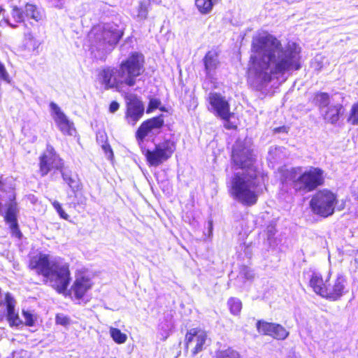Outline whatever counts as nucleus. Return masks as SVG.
<instances>
[{"label": "nucleus", "instance_id": "nucleus-1", "mask_svg": "<svg viewBox=\"0 0 358 358\" xmlns=\"http://www.w3.org/2000/svg\"><path fill=\"white\" fill-rule=\"evenodd\" d=\"M301 47L296 43L289 42L283 47L274 36L259 32L252 38L248 82L262 90L275 80L284 81L301 69Z\"/></svg>", "mask_w": 358, "mask_h": 358}, {"label": "nucleus", "instance_id": "nucleus-2", "mask_svg": "<svg viewBox=\"0 0 358 358\" xmlns=\"http://www.w3.org/2000/svg\"><path fill=\"white\" fill-rule=\"evenodd\" d=\"M232 160L241 169L231 176L228 185L231 196L245 206H252L259 195V171L255 164L251 139L238 140L233 148Z\"/></svg>", "mask_w": 358, "mask_h": 358}, {"label": "nucleus", "instance_id": "nucleus-3", "mask_svg": "<svg viewBox=\"0 0 358 358\" xmlns=\"http://www.w3.org/2000/svg\"><path fill=\"white\" fill-rule=\"evenodd\" d=\"M143 54L132 52L117 67H107L99 74L98 81L105 90H115L126 94V88L136 85L138 78L145 71Z\"/></svg>", "mask_w": 358, "mask_h": 358}, {"label": "nucleus", "instance_id": "nucleus-4", "mask_svg": "<svg viewBox=\"0 0 358 358\" xmlns=\"http://www.w3.org/2000/svg\"><path fill=\"white\" fill-rule=\"evenodd\" d=\"M29 268L47 278L58 292H64L69 284V266L61 257L38 252L29 257Z\"/></svg>", "mask_w": 358, "mask_h": 358}, {"label": "nucleus", "instance_id": "nucleus-5", "mask_svg": "<svg viewBox=\"0 0 358 358\" xmlns=\"http://www.w3.org/2000/svg\"><path fill=\"white\" fill-rule=\"evenodd\" d=\"M122 34L121 29L115 23L94 26L88 34L90 50L94 57L102 59L117 43Z\"/></svg>", "mask_w": 358, "mask_h": 358}, {"label": "nucleus", "instance_id": "nucleus-6", "mask_svg": "<svg viewBox=\"0 0 358 358\" xmlns=\"http://www.w3.org/2000/svg\"><path fill=\"white\" fill-rule=\"evenodd\" d=\"M289 178L296 191L308 192L314 190L324 182V172L322 169L310 166L303 171L301 167L292 169Z\"/></svg>", "mask_w": 358, "mask_h": 358}, {"label": "nucleus", "instance_id": "nucleus-7", "mask_svg": "<svg viewBox=\"0 0 358 358\" xmlns=\"http://www.w3.org/2000/svg\"><path fill=\"white\" fill-rule=\"evenodd\" d=\"M337 201V195L334 192L324 189L313 196L310 206L315 214L327 217L334 213Z\"/></svg>", "mask_w": 358, "mask_h": 358}, {"label": "nucleus", "instance_id": "nucleus-8", "mask_svg": "<svg viewBox=\"0 0 358 358\" xmlns=\"http://www.w3.org/2000/svg\"><path fill=\"white\" fill-rule=\"evenodd\" d=\"M13 22H22L25 27H38V24L43 20V12L35 5L27 3L22 8L14 7L11 11Z\"/></svg>", "mask_w": 358, "mask_h": 358}, {"label": "nucleus", "instance_id": "nucleus-9", "mask_svg": "<svg viewBox=\"0 0 358 358\" xmlns=\"http://www.w3.org/2000/svg\"><path fill=\"white\" fill-rule=\"evenodd\" d=\"M176 150V144L171 140H165L157 145L152 150H147L145 157L148 164L157 166L168 160Z\"/></svg>", "mask_w": 358, "mask_h": 358}, {"label": "nucleus", "instance_id": "nucleus-10", "mask_svg": "<svg viewBox=\"0 0 358 358\" xmlns=\"http://www.w3.org/2000/svg\"><path fill=\"white\" fill-rule=\"evenodd\" d=\"M331 271L328 272L327 287L323 292L322 298L329 301H335L339 300L347 290V280L343 274H337L336 276L331 278Z\"/></svg>", "mask_w": 358, "mask_h": 358}, {"label": "nucleus", "instance_id": "nucleus-11", "mask_svg": "<svg viewBox=\"0 0 358 358\" xmlns=\"http://www.w3.org/2000/svg\"><path fill=\"white\" fill-rule=\"evenodd\" d=\"M63 162L55 152L54 148L48 145L46 150L40 157L39 171L41 176H46L52 169L61 170Z\"/></svg>", "mask_w": 358, "mask_h": 358}, {"label": "nucleus", "instance_id": "nucleus-12", "mask_svg": "<svg viewBox=\"0 0 358 358\" xmlns=\"http://www.w3.org/2000/svg\"><path fill=\"white\" fill-rule=\"evenodd\" d=\"M126 118L129 124L134 125L143 116L144 106L142 101L133 94H126Z\"/></svg>", "mask_w": 358, "mask_h": 358}, {"label": "nucleus", "instance_id": "nucleus-13", "mask_svg": "<svg viewBox=\"0 0 358 358\" xmlns=\"http://www.w3.org/2000/svg\"><path fill=\"white\" fill-rule=\"evenodd\" d=\"M208 101L210 111L224 120H229L231 113L229 111V103L224 96L216 92H211L208 95Z\"/></svg>", "mask_w": 358, "mask_h": 358}, {"label": "nucleus", "instance_id": "nucleus-14", "mask_svg": "<svg viewBox=\"0 0 358 358\" xmlns=\"http://www.w3.org/2000/svg\"><path fill=\"white\" fill-rule=\"evenodd\" d=\"M50 109L51 115L61 132L64 134L73 135L75 132L73 123L69 120L60 107L55 102H50Z\"/></svg>", "mask_w": 358, "mask_h": 358}, {"label": "nucleus", "instance_id": "nucleus-15", "mask_svg": "<svg viewBox=\"0 0 358 358\" xmlns=\"http://www.w3.org/2000/svg\"><path fill=\"white\" fill-rule=\"evenodd\" d=\"M206 340L207 334L205 331L200 329H192L186 334V347L192 355H195L203 350Z\"/></svg>", "mask_w": 358, "mask_h": 358}, {"label": "nucleus", "instance_id": "nucleus-16", "mask_svg": "<svg viewBox=\"0 0 358 358\" xmlns=\"http://www.w3.org/2000/svg\"><path fill=\"white\" fill-rule=\"evenodd\" d=\"M257 329L259 333L271 336L278 340H285L289 335V332L280 324L265 321H258Z\"/></svg>", "mask_w": 358, "mask_h": 358}, {"label": "nucleus", "instance_id": "nucleus-17", "mask_svg": "<svg viewBox=\"0 0 358 358\" xmlns=\"http://www.w3.org/2000/svg\"><path fill=\"white\" fill-rule=\"evenodd\" d=\"M93 282L92 279L85 274H78L72 286V292L76 299H82L92 288Z\"/></svg>", "mask_w": 358, "mask_h": 358}, {"label": "nucleus", "instance_id": "nucleus-18", "mask_svg": "<svg viewBox=\"0 0 358 358\" xmlns=\"http://www.w3.org/2000/svg\"><path fill=\"white\" fill-rule=\"evenodd\" d=\"M163 124L164 119L162 115L151 118L143 122L136 132L137 139L143 141L150 132L161 128Z\"/></svg>", "mask_w": 358, "mask_h": 358}, {"label": "nucleus", "instance_id": "nucleus-19", "mask_svg": "<svg viewBox=\"0 0 358 358\" xmlns=\"http://www.w3.org/2000/svg\"><path fill=\"white\" fill-rule=\"evenodd\" d=\"M343 113V106L341 103H331L320 113L327 122L335 124L339 120Z\"/></svg>", "mask_w": 358, "mask_h": 358}, {"label": "nucleus", "instance_id": "nucleus-20", "mask_svg": "<svg viewBox=\"0 0 358 358\" xmlns=\"http://www.w3.org/2000/svg\"><path fill=\"white\" fill-rule=\"evenodd\" d=\"M38 27H25L24 31L23 47L29 52H34L38 48L40 43L36 38Z\"/></svg>", "mask_w": 358, "mask_h": 358}, {"label": "nucleus", "instance_id": "nucleus-21", "mask_svg": "<svg viewBox=\"0 0 358 358\" xmlns=\"http://www.w3.org/2000/svg\"><path fill=\"white\" fill-rule=\"evenodd\" d=\"M327 279L328 275L323 278L320 273L313 271L310 278L309 285L315 294L322 296L324 288L327 287Z\"/></svg>", "mask_w": 358, "mask_h": 358}, {"label": "nucleus", "instance_id": "nucleus-22", "mask_svg": "<svg viewBox=\"0 0 358 358\" xmlns=\"http://www.w3.org/2000/svg\"><path fill=\"white\" fill-rule=\"evenodd\" d=\"M17 213V208L16 203H11L9 205L6 213L5 220L10 224V227L12 229L13 234H15L16 236L20 237L21 233L17 227V222L16 218Z\"/></svg>", "mask_w": 358, "mask_h": 358}, {"label": "nucleus", "instance_id": "nucleus-23", "mask_svg": "<svg viewBox=\"0 0 358 358\" xmlns=\"http://www.w3.org/2000/svg\"><path fill=\"white\" fill-rule=\"evenodd\" d=\"M203 62L207 76L212 78L219 64L217 53L214 50L209 51L206 55Z\"/></svg>", "mask_w": 358, "mask_h": 358}, {"label": "nucleus", "instance_id": "nucleus-24", "mask_svg": "<svg viewBox=\"0 0 358 358\" xmlns=\"http://www.w3.org/2000/svg\"><path fill=\"white\" fill-rule=\"evenodd\" d=\"M313 101L321 113L331 104V98L328 93L319 92L315 94Z\"/></svg>", "mask_w": 358, "mask_h": 358}, {"label": "nucleus", "instance_id": "nucleus-25", "mask_svg": "<svg viewBox=\"0 0 358 358\" xmlns=\"http://www.w3.org/2000/svg\"><path fill=\"white\" fill-rule=\"evenodd\" d=\"M217 0H195V5L201 14L209 13Z\"/></svg>", "mask_w": 358, "mask_h": 358}, {"label": "nucleus", "instance_id": "nucleus-26", "mask_svg": "<svg viewBox=\"0 0 358 358\" xmlns=\"http://www.w3.org/2000/svg\"><path fill=\"white\" fill-rule=\"evenodd\" d=\"M62 175L64 180L68 184L70 188L73 191H77L80 189V185L77 176H73L71 173L62 171Z\"/></svg>", "mask_w": 358, "mask_h": 358}, {"label": "nucleus", "instance_id": "nucleus-27", "mask_svg": "<svg viewBox=\"0 0 358 358\" xmlns=\"http://www.w3.org/2000/svg\"><path fill=\"white\" fill-rule=\"evenodd\" d=\"M109 333L113 341L117 344L124 343L127 340V334L122 333L119 329L110 327Z\"/></svg>", "mask_w": 358, "mask_h": 358}, {"label": "nucleus", "instance_id": "nucleus-28", "mask_svg": "<svg viewBox=\"0 0 358 358\" xmlns=\"http://www.w3.org/2000/svg\"><path fill=\"white\" fill-rule=\"evenodd\" d=\"M227 304L231 314L237 315L240 313L242 309V303L241 300L231 297L228 300Z\"/></svg>", "mask_w": 358, "mask_h": 358}, {"label": "nucleus", "instance_id": "nucleus-29", "mask_svg": "<svg viewBox=\"0 0 358 358\" xmlns=\"http://www.w3.org/2000/svg\"><path fill=\"white\" fill-rule=\"evenodd\" d=\"M148 3L147 1H141L136 10V17L140 20H145L148 13Z\"/></svg>", "mask_w": 358, "mask_h": 358}, {"label": "nucleus", "instance_id": "nucleus-30", "mask_svg": "<svg viewBox=\"0 0 358 358\" xmlns=\"http://www.w3.org/2000/svg\"><path fill=\"white\" fill-rule=\"evenodd\" d=\"M347 121L352 125H358V101L352 106Z\"/></svg>", "mask_w": 358, "mask_h": 358}, {"label": "nucleus", "instance_id": "nucleus-31", "mask_svg": "<svg viewBox=\"0 0 358 358\" xmlns=\"http://www.w3.org/2000/svg\"><path fill=\"white\" fill-rule=\"evenodd\" d=\"M217 358H239V355L236 351L228 348L224 351L219 352L217 355Z\"/></svg>", "mask_w": 358, "mask_h": 358}, {"label": "nucleus", "instance_id": "nucleus-32", "mask_svg": "<svg viewBox=\"0 0 358 358\" xmlns=\"http://www.w3.org/2000/svg\"><path fill=\"white\" fill-rule=\"evenodd\" d=\"M3 23L7 24L13 28L17 27V24L13 22L12 17L10 18H5V10L0 7V25Z\"/></svg>", "mask_w": 358, "mask_h": 358}, {"label": "nucleus", "instance_id": "nucleus-33", "mask_svg": "<svg viewBox=\"0 0 358 358\" xmlns=\"http://www.w3.org/2000/svg\"><path fill=\"white\" fill-rule=\"evenodd\" d=\"M56 323L62 326H67L70 324L69 318L64 314H57L56 315Z\"/></svg>", "mask_w": 358, "mask_h": 358}, {"label": "nucleus", "instance_id": "nucleus-34", "mask_svg": "<svg viewBox=\"0 0 358 358\" xmlns=\"http://www.w3.org/2000/svg\"><path fill=\"white\" fill-rule=\"evenodd\" d=\"M324 59L325 58L321 55H317L315 57L313 64L315 69H317V71H321L324 67V64L323 62Z\"/></svg>", "mask_w": 358, "mask_h": 358}, {"label": "nucleus", "instance_id": "nucleus-35", "mask_svg": "<svg viewBox=\"0 0 358 358\" xmlns=\"http://www.w3.org/2000/svg\"><path fill=\"white\" fill-rule=\"evenodd\" d=\"M12 358H31V355L27 350H19L13 352Z\"/></svg>", "mask_w": 358, "mask_h": 358}, {"label": "nucleus", "instance_id": "nucleus-36", "mask_svg": "<svg viewBox=\"0 0 358 358\" xmlns=\"http://www.w3.org/2000/svg\"><path fill=\"white\" fill-rule=\"evenodd\" d=\"M240 273L247 280H251L254 278L253 271L247 266H243Z\"/></svg>", "mask_w": 358, "mask_h": 358}, {"label": "nucleus", "instance_id": "nucleus-37", "mask_svg": "<svg viewBox=\"0 0 358 358\" xmlns=\"http://www.w3.org/2000/svg\"><path fill=\"white\" fill-rule=\"evenodd\" d=\"M101 148H102L106 157L108 159L112 160L113 158V152L110 148V145L108 143H105L102 144Z\"/></svg>", "mask_w": 358, "mask_h": 358}, {"label": "nucleus", "instance_id": "nucleus-38", "mask_svg": "<svg viewBox=\"0 0 358 358\" xmlns=\"http://www.w3.org/2000/svg\"><path fill=\"white\" fill-rule=\"evenodd\" d=\"M160 103H161L160 101L157 99H150L148 109H147V113H150L153 110L157 108L159 106Z\"/></svg>", "mask_w": 358, "mask_h": 358}, {"label": "nucleus", "instance_id": "nucleus-39", "mask_svg": "<svg viewBox=\"0 0 358 358\" xmlns=\"http://www.w3.org/2000/svg\"><path fill=\"white\" fill-rule=\"evenodd\" d=\"M22 315L24 318L26 324L28 326H32L34 324L33 315L28 311H23Z\"/></svg>", "mask_w": 358, "mask_h": 358}, {"label": "nucleus", "instance_id": "nucleus-40", "mask_svg": "<svg viewBox=\"0 0 358 358\" xmlns=\"http://www.w3.org/2000/svg\"><path fill=\"white\" fill-rule=\"evenodd\" d=\"M0 78L9 82V76L5 69V66L3 64L0 62Z\"/></svg>", "mask_w": 358, "mask_h": 358}, {"label": "nucleus", "instance_id": "nucleus-41", "mask_svg": "<svg viewBox=\"0 0 358 358\" xmlns=\"http://www.w3.org/2000/svg\"><path fill=\"white\" fill-rule=\"evenodd\" d=\"M276 233V229L274 225L270 224L266 228L267 237L269 241H271L273 237Z\"/></svg>", "mask_w": 358, "mask_h": 358}, {"label": "nucleus", "instance_id": "nucleus-42", "mask_svg": "<svg viewBox=\"0 0 358 358\" xmlns=\"http://www.w3.org/2000/svg\"><path fill=\"white\" fill-rule=\"evenodd\" d=\"M96 140L99 144L102 145V144L107 143V136L104 133H99L96 135Z\"/></svg>", "mask_w": 358, "mask_h": 358}, {"label": "nucleus", "instance_id": "nucleus-43", "mask_svg": "<svg viewBox=\"0 0 358 358\" xmlns=\"http://www.w3.org/2000/svg\"><path fill=\"white\" fill-rule=\"evenodd\" d=\"M120 108V105L116 101H113L109 106V110L110 113H115Z\"/></svg>", "mask_w": 358, "mask_h": 358}, {"label": "nucleus", "instance_id": "nucleus-44", "mask_svg": "<svg viewBox=\"0 0 358 358\" xmlns=\"http://www.w3.org/2000/svg\"><path fill=\"white\" fill-rule=\"evenodd\" d=\"M59 217L64 220H68L69 215L63 210L62 207L57 211Z\"/></svg>", "mask_w": 358, "mask_h": 358}, {"label": "nucleus", "instance_id": "nucleus-45", "mask_svg": "<svg viewBox=\"0 0 358 358\" xmlns=\"http://www.w3.org/2000/svg\"><path fill=\"white\" fill-rule=\"evenodd\" d=\"M49 201L51 202L52 206L54 207L56 211L59 210L62 208V205L57 201L52 199H49Z\"/></svg>", "mask_w": 358, "mask_h": 358}, {"label": "nucleus", "instance_id": "nucleus-46", "mask_svg": "<svg viewBox=\"0 0 358 358\" xmlns=\"http://www.w3.org/2000/svg\"><path fill=\"white\" fill-rule=\"evenodd\" d=\"M280 148H271L269 151H268V154L269 155H271L273 153H278L280 151Z\"/></svg>", "mask_w": 358, "mask_h": 358}, {"label": "nucleus", "instance_id": "nucleus-47", "mask_svg": "<svg viewBox=\"0 0 358 358\" xmlns=\"http://www.w3.org/2000/svg\"><path fill=\"white\" fill-rule=\"evenodd\" d=\"M159 327H160L161 329L164 330V331H169L170 329V328H171L170 325H169V324H167L166 326V327H164L162 324H160Z\"/></svg>", "mask_w": 358, "mask_h": 358}, {"label": "nucleus", "instance_id": "nucleus-48", "mask_svg": "<svg viewBox=\"0 0 358 358\" xmlns=\"http://www.w3.org/2000/svg\"><path fill=\"white\" fill-rule=\"evenodd\" d=\"M208 229H209L210 233H212V230H213V222H212V221H209L208 222Z\"/></svg>", "mask_w": 358, "mask_h": 358}, {"label": "nucleus", "instance_id": "nucleus-49", "mask_svg": "<svg viewBox=\"0 0 358 358\" xmlns=\"http://www.w3.org/2000/svg\"><path fill=\"white\" fill-rule=\"evenodd\" d=\"M3 182H2V176H0V191H1L3 189Z\"/></svg>", "mask_w": 358, "mask_h": 358}, {"label": "nucleus", "instance_id": "nucleus-50", "mask_svg": "<svg viewBox=\"0 0 358 358\" xmlns=\"http://www.w3.org/2000/svg\"><path fill=\"white\" fill-rule=\"evenodd\" d=\"M152 1L157 3H161V0H152Z\"/></svg>", "mask_w": 358, "mask_h": 358}, {"label": "nucleus", "instance_id": "nucleus-51", "mask_svg": "<svg viewBox=\"0 0 358 358\" xmlns=\"http://www.w3.org/2000/svg\"><path fill=\"white\" fill-rule=\"evenodd\" d=\"M353 194L358 198V193H357L355 191H353Z\"/></svg>", "mask_w": 358, "mask_h": 358}, {"label": "nucleus", "instance_id": "nucleus-52", "mask_svg": "<svg viewBox=\"0 0 358 358\" xmlns=\"http://www.w3.org/2000/svg\"><path fill=\"white\" fill-rule=\"evenodd\" d=\"M356 257H358V250L355 253Z\"/></svg>", "mask_w": 358, "mask_h": 358}, {"label": "nucleus", "instance_id": "nucleus-53", "mask_svg": "<svg viewBox=\"0 0 358 358\" xmlns=\"http://www.w3.org/2000/svg\"><path fill=\"white\" fill-rule=\"evenodd\" d=\"M272 159H273V160H275V159H277V158H275V157H272Z\"/></svg>", "mask_w": 358, "mask_h": 358}, {"label": "nucleus", "instance_id": "nucleus-54", "mask_svg": "<svg viewBox=\"0 0 358 358\" xmlns=\"http://www.w3.org/2000/svg\"><path fill=\"white\" fill-rule=\"evenodd\" d=\"M294 358H300V357H294Z\"/></svg>", "mask_w": 358, "mask_h": 358}]
</instances>
